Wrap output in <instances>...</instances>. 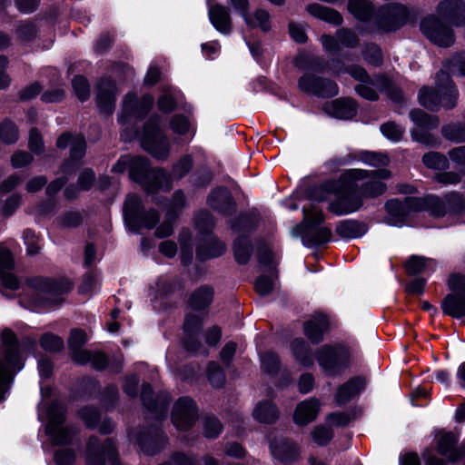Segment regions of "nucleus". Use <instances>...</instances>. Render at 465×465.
Returning a JSON list of instances; mask_svg holds the SVG:
<instances>
[{"label": "nucleus", "instance_id": "1", "mask_svg": "<svg viewBox=\"0 0 465 465\" xmlns=\"http://www.w3.org/2000/svg\"><path fill=\"white\" fill-rule=\"evenodd\" d=\"M387 169L368 171L346 170L338 180L328 181L317 187L313 197L318 202L331 200L329 210L338 215L353 213L362 205V196L374 198L386 191L382 182L391 178Z\"/></svg>", "mask_w": 465, "mask_h": 465}, {"label": "nucleus", "instance_id": "2", "mask_svg": "<svg viewBox=\"0 0 465 465\" xmlns=\"http://www.w3.org/2000/svg\"><path fill=\"white\" fill-rule=\"evenodd\" d=\"M435 84V89L424 86L420 90L419 103L430 111H438L440 106L452 109L457 104L458 91L449 73L440 70L436 75Z\"/></svg>", "mask_w": 465, "mask_h": 465}, {"label": "nucleus", "instance_id": "3", "mask_svg": "<svg viewBox=\"0 0 465 465\" xmlns=\"http://www.w3.org/2000/svg\"><path fill=\"white\" fill-rule=\"evenodd\" d=\"M4 360H0V401L13 381L15 374L23 368L21 345L11 330H5L1 335Z\"/></svg>", "mask_w": 465, "mask_h": 465}, {"label": "nucleus", "instance_id": "4", "mask_svg": "<svg viewBox=\"0 0 465 465\" xmlns=\"http://www.w3.org/2000/svg\"><path fill=\"white\" fill-rule=\"evenodd\" d=\"M315 357L325 375L337 376L350 365L351 351L343 344H326L317 350Z\"/></svg>", "mask_w": 465, "mask_h": 465}, {"label": "nucleus", "instance_id": "5", "mask_svg": "<svg viewBox=\"0 0 465 465\" xmlns=\"http://www.w3.org/2000/svg\"><path fill=\"white\" fill-rule=\"evenodd\" d=\"M199 231L201 242L197 248V256L202 259L214 258L222 255L225 251V244L217 240L212 233L214 227V219L208 212H201L195 220Z\"/></svg>", "mask_w": 465, "mask_h": 465}, {"label": "nucleus", "instance_id": "6", "mask_svg": "<svg viewBox=\"0 0 465 465\" xmlns=\"http://www.w3.org/2000/svg\"><path fill=\"white\" fill-rule=\"evenodd\" d=\"M125 222L134 232L141 228L153 229L159 222L160 215L153 210L144 212L141 199L135 194L127 196L124 205Z\"/></svg>", "mask_w": 465, "mask_h": 465}, {"label": "nucleus", "instance_id": "7", "mask_svg": "<svg viewBox=\"0 0 465 465\" xmlns=\"http://www.w3.org/2000/svg\"><path fill=\"white\" fill-rule=\"evenodd\" d=\"M159 116H152L144 125L142 145L153 157L165 160L169 156L170 145L159 128Z\"/></svg>", "mask_w": 465, "mask_h": 465}, {"label": "nucleus", "instance_id": "8", "mask_svg": "<svg viewBox=\"0 0 465 465\" xmlns=\"http://www.w3.org/2000/svg\"><path fill=\"white\" fill-rule=\"evenodd\" d=\"M408 16L407 9L400 4H388L381 6L374 17L375 29L381 33H390L401 28Z\"/></svg>", "mask_w": 465, "mask_h": 465}, {"label": "nucleus", "instance_id": "9", "mask_svg": "<svg viewBox=\"0 0 465 465\" xmlns=\"http://www.w3.org/2000/svg\"><path fill=\"white\" fill-rule=\"evenodd\" d=\"M410 118L416 125L411 130L412 140L429 146L438 143V139L428 132L438 127L440 121L437 116L430 115L420 109H414L410 112Z\"/></svg>", "mask_w": 465, "mask_h": 465}, {"label": "nucleus", "instance_id": "10", "mask_svg": "<svg viewBox=\"0 0 465 465\" xmlns=\"http://www.w3.org/2000/svg\"><path fill=\"white\" fill-rule=\"evenodd\" d=\"M48 422L45 426V432L51 441L55 445H64L71 441L74 431L64 427V411L57 403L52 404L47 410Z\"/></svg>", "mask_w": 465, "mask_h": 465}, {"label": "nucleus", "instance_id": "11", "mask_svg": "<svg viewBox=\"0 0 465 465\" xmlns=\"http://www.w3.org/2000/svg\"><path fill=\"white\" fill-rule=\"evenodd\" d=\"M423 203L426 210L435 217H442L449 213H460L465 211V199L456 192L446 194L443 198L428 195L424 198Z\"/></svg>", "mask_w": 465, "mask_h": 465}, {"label": "nucleus", "instance_id": "12", "mask_svg": "<svg viewBox=\"0 0 465 465\" xmlns=\"http://www.w3.org/2000/svg\"><path fill=\"white\" fill-rule=\"evenodd\" d=\"M132 160L143 161V166L136 168V173L139 179H132L140 183L147 191H155L158 189L170 190V176L168 172L163 169L151 170L149 161L141 156H132Z\"/></svg>", "mask_w": 465, "mask_h": 465}, {"label": "nucleus", "instance_id": "13", "mask_svg": "<svg viewBox=\"0 0 465 465\" xmlns=\"http://www.w3.org/2000/svg\"><path fill=\"white\" fill-rule=\"evenodd\" d=\"M420 30L427 39L439 46L448 47L454 43L452 28L440 21L435 15L423 19L420 23Z\"/></svg>", "mask_w": 465, "mask_h": 465}, {"label": "nucleus", "instance_id": "14", "mask_svg": "<svg viewBox=\"0 0 465 465\" xmlns=\"http://www.w3.org/2000/svg\"><path fill=\"white\" fill-rule=\"evenodd\" d=\"M29 287L35 296L33 302L37 305L50 306L60 302L64 291L56 282L35 278L29 281Z\"/></svg>", "mask_w": 465, "mask_h": 465}, {"label": "nucleus", "instance_id": "15", "mask_svg": "<svg viewBox=\"0 0 465 465\" xmlns=\"http://www.w3.org/2000/svg\"><path fill=\"white\" fill-rule=\"evenodd\" d=\"M84 458L87 465H104L106 459L113 465H116L114 446L109 439L102 442L94 436L90 437L86 443Z\"/></svg>", "mask_w": 465, "mask_h": 465}, {"label": "nucleus", "instance_id": "16", "mask_svg": "<svg viewBox=\"0 0 465 465\" xmlns=\"http://www.w3.org/2000/svg\"><path fill=\"white\" fill-rule=\"evenodd\" d=\"M423 200L424 198L406 197L403 202L398 199L388 201L386 203V210L390 216L389 223L391 225L399 226L411 211L426 210Z\"/></svg>", "mask_w": 465, "mask_h": 465}, {"label": "nucleus", "instance_id": "17", "mask_svg": "<svg viewBox=\"0 0 465 465\" xmlns=\"http://www.w3.org/2000/svg\"><path fill=\"white\" fill-rule=\"evenodd\" d=\"M197 418L198 409L192 399L183 397L175 402L172 412V420L178 430H189Z\"/></svg>", "mask_w": 465, "mask_h": 465}, {"label": "nucleus", "instance_id": "18", "mask_svg": "<svg viewBox=\"0 0 465 465\" xmlns=\"http://www.w3.org/2000/svg\"><path fill=\"white\" fill-rule=\"evenodd\" d=\"M436 18L445 25L460 26L465 19V2L462 0H443L436 7Z\"/></svg>", "mask_w": 465, "mask_h": 465}, {"label": "nucleus", "instance_id": "19", "mask_svg": "<svg viewBox=\"0 0 465 465\" xmlns=\"http://www.w3.org/2000/svg\"><path fill=\"white\" fill-rule=\"evenodd\" d=\"M299 87L306 93H312L322 97H331L338 94L337 84L325 78L305 74L299 79Z\"/></svg>", "mask_w": 465, "mask_h": 465}, {"label": "nucleus", "instance_id": "20", "mask_svg": "<svg viewBox=\"0 0 465 465\" xmlns=\"http://www.w3.org/2000/svg\"><path fill=\"white\" fill-rule=\"evenodd\" d=\"M359 160L366 164L373 167H382L389 164V157L382 153H377L369 151H362L358 155L353 153H347L344 156L333 158L330 161V165L333 168L351 163L352 162Z\"/></svg>", "mask_w": 465, "mask_h": 465}, {"label": "nucleus", "instance_id": "21", "mask_svg": "<svg viewBox=\"0 0 465 465\" xmlns=\"http://www.w3.org/2000/svg\"><path fill=\"white\" fill-rule=\"evenodd\" d=\"M117 93L115 83L111 80L102 79L97 84L96 103L103 113L107 114L113 113Z\"/></svg>", "mask_w": 465, "mask_h": 465}, {"label": "nucleus", "instance_id": "22", "mask_svg": "<svg viewBox=\"0 0 465 465\" xmlns=\"http://www.w3.org/2000/svg\"><path fill=\"white\" fill-rule=\"evenodd\" d=\"M14 258L11 251L0 244V282L2 286L9 290H17L19 282L11 272L14 269Z\"/></svg>", "mask_w": 465, "mask_h": 465}, {"label": "nucleus", "instance_id": "23", "mask_svg": "<svg viewBox=\"0 0 465 465\" xmlns=\"http://www.w3.org/2000/svg\"><path fill=\"white\" fill-rule=\"evenodd\" d=\"M458 439L451 432H444L439 435L437 440V450L447 458L450 462L460 460L465 455V444L457 448Z\"/></svg>", "mask_w": 465, "mask_h": 465}, {"label": "nucleus", "instance_id": "24", "mask_svg": "<svg viewBox=\"0 0 465 465\" xmlns=\"http://www.w3.org/2000/svg\"><path fill=\"white\" fill-rule=\"evenodd\" d=\"M207 202L211 208L223 215H231L235 210V203L230 191L223 187L213 190Z\"/></svg>", "mask_w": 465, "mask_h": 465}, {"label": "nucleus", "instance_id": "25", "mask_svg": "<svg viewBox=\"0 0 465 465\" xmlns=\"http://www.w3.org/2000/svg\"><path fill=\"white\" fill-rule=\"evenodd\" d=\"M87 341L86 333L80 329L71 331L68 346L71 351L72 360L78 364H85L91 357V351L82 350V347Z\"/></svg>", "mask_w": 465, "mask_h": 465}, {"label": "nucleus", "instance_id": "26", "mask_svg": "<svg viewBox=\"0 0 465 465\" xmlns=\"http://www.w3.org/2000/svg\"><path fill=\"white\" fill-rule=\"evenodd\" d=\"M320 411V402L315 398H311L300 402L294 411L293 420L300 426L307 425L313 421Z\"/></svg>", "mask_w": 465, "mask_h": 465}, {"label": "nucleus", "instance_id": "27", "mask_svg": "<svg viewBox=\"0 0 465 465\" xmlns=\"http://www.w3.org/2000/svg\"><path fill=\"white\" fill-rule=\"evenodd\" d=\"M272 456L282 462H288L298 456V448L292 441L284 438H275L270 444Z\"/></svg>", "mask_w": 465, "mask_h": 465}, {"label": "nucleus", "instance_id": "28", "mask_svg": "<svg viewBox=\"0 0 465 465\" xmlns=\"http://www.w3.org/2000/svg\"><path fill=\"white\" fill-rule=\"evenodd\" d=\"M303 329L307 338L312 342L318 343L322 341L323 333L328 329V319L326 315L316 312L304 322Z\"/></svg>", "mask_w": 465, "mask_h": 465}, {"label": "nucleus", "instance_id": "29", "mask_svg": "<svg viewBox=\"0 0 465 465\" xmlns=\"http://www.w3.org/2000/svg\"><path fill=\"white\" fill-rule=\"evenodd\" d=\"M325 112L331 116L339 119H351L356 113V105L352 100L350 99H337L324 105Z\"/></svg>", "mask_w": 465, "mask_h": 465}, {"label": "nucleus", "instance_id": "30", "mask_svg": "<svg viewBox=\"0 0 465 465\" xmlns=\"http://www.w3.org/2000/svg\"><path fill=\"white\" fill-rule=\"evenodd\" d=\"M365 380L361 377H355L341 385L335 395L337 404L342 405L349 402L365 387Z\"/></svg>", "mask_w": 465, "mask_h": 465}, {"label": "nucleus", "instance_id": "31", "mask_svg": "<svg viewBox=\"0 0 465 465\" xmlns=\"http://www.w3.org/2000/svg\"><path fill=\"white\" fill-rule=\"evenodd\" d=\"M209 16L212 24L220 33L227 35L231 32V18L225 7L220 5L210 6Z\"/></svg>", "mask_w": 465, "mask_h": 465}, {"label": "nucleus", "instance_id": "32", "mask_svg": "<svg viewBox=\"0 0 465 465\" xmlns=\"http://www.w3.org/2000/svg\"><path fill=\"white\" fill-rule=\"evenodd\" d=\"M306 11L313 17L324 22L339 25L342 23V17L336 10L322 5L320 4H311L306 6Z\"/></svg>", "mask_w": 465, "mask_h": 465}, {"label": "nucleus", "instance_id": "33", "mask_svg": "<svg viewBox=\"0 0 465 465\" xmlns=\"http://www.w3.org/2000/svg\"><path fill=\"white\" fill-rule=\"evenodd\" d=\"M444 313L453 318L465 316V294H448L441 302Z\"/></svg>", "mask_w": 465, "mask_h": 465}, {"label": "nucleus", "instance_id": "34", "mask_svg": "<svg viewBox=\"0 0 465 465\" xmlns=\"http://www.w3.org/2000/svg\"><path fill=\"white\" fill-rule=\"evenodd\" d=\"M213 298V289L208 286H202L191 294L189 305L192 310L200 312L211 304Z\"/></svg>", "mask_w": 465, "mask_h": 465}, {"label": "nucleus", "instance_id": "35", "mask_svg": "<svg viewBox=\"0 0 465 465\" xmlns=\"http://www.w3.org/2000/svg\"><path fill=\"white\" fill-rule=\"evenodd\" d=\"M252 415L260 422L272 423L278 419L279 411L271 401H263L255 406Z\"/></svg>", "mask_w": 465, "mask_h": 465}, {"label": "nucleus", "instance_id": "36", "mask_svg": "<svg viewBox=\"0 0 465 465\" xmlns=\"http://www.w3.org/2000/svg\"><path fill=\"white\" fill-rule=\"evenodd\" d=\"M367 232L364 223L353 220L341 222L336 227V232L342 238L361 237Z\"/></svg>", "mask_w": 465, "mask_h": 465}, {"label": "nucleus", "instance_id": "37", "mask_svg": "<svg viewBox=\"0 0 465 465\" xmlns=\"http://www.w3.org/2000/svg\"><path fill=\"white\" fill-rule=\"evenodd\" d=\"M292 351L295 359L303 366H312L313 357L309 345L302 339H295L291 344Z\"/></svg>", "mask_w": 465, "mask_h": 465}, {"label": "nucleus", "instance_id": "38", "mask_svg": "<svg viewBox=\"0 0 465 465\" xmlns=\"http://www.w3.org/2000/svg\"><path fill=\"white\" fill-rule=\"evenodd\" d=\"M371 83L378 91L385 93L391 101L401 102L403 99L401 91L388 78L382 75H375V81Z\"/></svg>", "mask_w": 465, "mask_h": 465}, {"label": "nucleus", "instance_id": "39", "mask_svg": "<svg viewBox=\"0 0 465 465\" xmlns=\"http://www.w3.org/2000/svg\"><path fill=\"white\" fill-rule=\"evenodd\" d=\"M436 262L420 256H411L406 262V270L409 274L414 275L426 271H434Z\"/></svg>", "mask_w": 465, "mask_h": 465}, {"label": "nucleus", "instance_id": "40", "mask_svg": "<svg viewBox=\"0 0 465 465\" xmlns=\"http://www.w3.org/2000/svg\"><path fill=\"white\" fill-rule=\"evenodd\" d=\"M143 163L141 160H132L131 155L122 156L113 166L114 173H124L129 170V176L131 179H139L136 173V168L143 166Z\"/></svg>", "mask_w": 465, "mask_h": 465}, {"label": "nucleus", "instance_id": "41", "mask_svg": "<svg viewBox=\"0 0 465 465\" xmlns=\"http://www.w3.org/2000/svg\"><path fill=\"white\" fill-rule=\"evenodd\" d=\"M85 150L86 143L84 138L82 135H74V143L70 148V160L68 163L64 164L63 172H66L71 164H73V167L74 168L75 165L74 163L79 161L84 156Z\"/></svg>", "mask_w": 465, "mask_h": 465}, {"label": "nucleus", "instance_id": "42", "mask_svg": "<svg viewBox=\"0 0 465 465\" xmlns=\"http://www.w3.org/2000/svg\"><path fill=\"white\" fill-rule=\"evenodd\" d=\"M350 12L359 20H369L371 17L372 6L367 0H349Z\"/></svg>", "mask_w": 465, "mask_h": 465}, {"label": "nucleus", "instance_id": "43", "mask_svg": "<svg viewBox=\"0 0 465 465\" xmlns=\"http://www.w3.org/2000/svg\"><path fill=\"white\" fill-rule=\"evenodd\" d=\"M444 138L454 143L465 142V125L460 123L446 124L441 129Z\"/></svg>", "mask_w": 465, "mask_h": 465}, {"label": "nucleus", "instance_id": "44", "mask_svg": "<svg viewBox=\"0 0 465 465\" xmlns=\"http://www.w3.org/2000/svg\"><path fill=\"white\" fill-rule=\"evenodd\" d=\"M192 167L193 159L189 155H185L176 162L173 166L172 173H168L170 176V188L172 187L173 180L182 179L191 171Z\"/></svg>", "mask_w": 465, "mask_h": 465}, {"label": "nucleus", "instance_id": "45", "mask_svg": "<svg viewBox=\"0 0 465 465\" xmlns=\"http://www.w3.org/2000/svg\"><path fill=\"white\" fill-rule=\"evenodd\" d=\"M38 33L36 25L29 20L21 21L17 24L15 34L22 42H30L34 40Z\"/></svg>", "mask_w": 465, "mask_h": 465}, {"label": "nucleus", "instance_id": "46", "mask_svg": "<svg viewBox=\"0 0 465 465\" xmlns=\"http://www.w3.org/2000/svg\"><path fill=\"white\" fill-rule=\"evenodd\" d=\"M19 131L10 120H5L0 124V139L3 143L9 144L18 140Z\"/></svg>", "mask_w": 465, "mask_h": 465}, {"label": "nucleus", "instance_id": "47", "mask_svg": "<svg viewBox=\"0 0 465 465\" xmlns=\"http://www.w3.org/2000/svg\"><path fill=\"white\" fill-rule=\"evenodd\" d=\"M270 16L267 11L259 9L255 11L253 15L248 16L244 15V20L246 23L253 27H260L263 31H269L271 28L270 25Z\"/></svg>", "mask_w": 465, "mask_h": 465}, {"label": "nucleus", "instance_id": "48", "mask_svg": "<svg viewBox=\"0 0 465 465\" xmlns=\"http://www.w3.org/2000/svg\"><path fill=\"white\" fill-rule=\"evenodd\" d=\"M252 245L247 239H238L234 243V255L239 263H246L252 253Z\"/></svg>", "mask_w": 465, "mask_h": 465}, {"label": "nucleus", "instance_id": "49", "mask_svg": "<svg viewBox=\"0 0 465 465\" xmlns=\"http://www.w3.org/2000/svg\"><path fill=\"white\" fill-rule=\"evenodd\" d=\"M382 134L392 142H399L402 139L405 128L394 122H387L381 126Z\"/></svg>", "mask_w": 465, "mask_h": 465}, {"label": "nucleus", "instance_id": "50", "mask_svg": "<svg viewBox=\"0 0 465 465\" xmlns=\"http://www.w3.org/2000/svg\"><path fill=\"white\" fill-rule=\"evenodd\" d=\"M203 322V313H188L185 316L184 321V331L188 336H192L196 333Z\"/></svg>", "mask_w": 465, "mask_h": 465}, {"label": "nucleus", "instance_id": "51", "mask_svg": "<svg viewBox=\"0 0 465 465\" xmlns=\"http://www.w3.org/2000/svg\"><path fill=\"white\" fill-rule=\"evenodd\" d=\"M423 163L431 169H444L448 165L447 158L436 152L426 153L422 157Z\"/></svg>", "mask_w": 465, "mask_h": 465}, {"label": "nucleus", "instance_id": "52", "mask_svg": "<svg viewBox=\"0 0 465 465\" xmlns=\"http://www.w3.org/2000/svg\"><path fill=\"white\" fill-rule=\"evenodd\" d=\"M41 346L44 350L56 352L64 348V341L53 333H45L41 338Z\"/></svg>", "mask_w": 465, "mask_h": 465}, {"label": "nucleus", "instance_id": "53", "mask_svg": "<svg viewBox=\"0 0 465 465\" xmlns=\"http://www.w3.org/2000/svg\"><path fill=\"white\" fill-rule=\"evenodd\" d=\"M175 218L176 215L172 213V212H166L164 220L156 228L154 235L157 238H165L172 235L173 232V221Z\"/></svg>", "mask_w": 465, "mask_h": 465}, {"label": "nucleus", "instance_id": "54", "mask_svg": "<svg viewBox=\"0 0 465 465\" xmlns=\"http://www.w3.org/2000/svg\"><path fill=\"white\" fill-rule=\"evenodd\" d=\"M74 91L82 102L86 101L90 96V87L87 80L81 76H75L72 81Z\"/></svg>", "mask_w": 465, "mask_h": 465}, {"label": "nucleus", "instance_id": "55", "mask_svg": "<svg viewBox=\"0 0 465 465\" xmlns=\"http://www.w3.org/2000/svg\"><path fill=\"white\" fill-rule=\"evenodd\" d=\"M208 378L213 387L220 388L224 384L225 375L216 362H210L207 368Z\"/></svg>", "mask_w": 465, "mask_h": 465}, {"label": "nucleus", "instance_id": "56", "mask_svg": "<svg viewBox=\"0 0 465 465\" xmlns=\"http://www.w3.org/2000/svg\"><path fill=\"white\" fill-rule=\"evenodd\" d=\"M311 434L313 441L320 446L328 444L333 437L331 429L324 425L315 427Z\"/></svg>", "mask_w": 465, "mask_h": 465}, {"label": "nucleus", "instance_id": "57", "mask_svg": "<svg viewBox=\"0 0 465 465\" xmlns=\"http://www.w3.org/2000/svg\"><path fill=\"white\" fill-rule=\"evenodd\" d=\"M276 276L262 275L255 282L256 292L262 296L270 294L275 288Z\"/></svg>", "mask_w": 465, "mask_h": 465}, {"label": "nucleus", "instance_id": "58", "mask_svg": "<svg viewBox=\"0 0 465 465\" xmlns=\"http://www.w3.org/2000/svg\"><path fill=\"white\" fill-rule=\"evenodd\" d=\"M336 36L339 39L340 46L354 48L359 45V38L351 30L341 28L337 31Z\"/></svg>", "mask_w": 465, "mask_h": 465}, {"label": "nucleus", "instance_id": "59", "mask_svg": "<svg viewBox=\"0 0 465 465\" xmlns=\"http://www.w3.org/2000/svg\"><path fill=\"white\" fill-rule=\"evenodd\" d=\"M137 103L136 96L134 94H127L123 101V112L124 114L119 118V121L123 124L126 122V117L128 115H140V114L136 113Z\"/></svg>", "mask_w": 465, "mask_h": 465}, {"label": "nucleus", "instance_id": "60", "mask_svg": "<svg viewBox=\"0 0 465 465\" xmlns=\"http://www.w3.org/2000/svg\"><path fill=\"white\" fill-rule=\"evenodd\" d=\"M362 55L371 64L378 66L382 63L381 50L374 44L367 45L362 52Z\"/></svg>", "mask_w": 465, "mask_h": 465}, {"label": "nucleus", "instance_id": "61", "mask_svg": "<svg viewBox=\"0 0 465 465\" xmlns=\"http://www.w3.org/2000/svg\"><path fill=\"white\" fill-rule=\"evenodd\" d=\"M131 440H135V442L141 447L142 450L149 455L155 454L160 447L154 446V439L151 436L139 435L135 437L133 434H130Z\"/></svg>", "mask_w": 465, "mask_h": 465}, {"label": "nucleus", "instance_id": "62", "mask_svg": "<svg viewBox=\"0 0 465 465\" xmlns=\"http://www.w3.org/2000/svg\"><path fill=\"white\" fill-rule=\"evenodd\" d=\"M302 213V222L308 227L322 223L324 220L322 211L316 209L315 207H312L310 209L303 207Z\"/></svg>", "mask_w": 465, "mask_h": 465}, {"label": "nucleus", "instance_id": "63", "mask_svg": "<svg viewBox=\"0 0 465 465\" xmlns=\"http://www.w3.org/2000/svg\"><path fill=\"white\" fill-rule=\"evenodd\" d=\"M170 127L177 134H185L191 131L189 120L182 114H176L171 119Z\"/></svg>", "mask_w": 465, "mask_h": 465}, {"label": "nucleus", "instance_id": "64", "mask_svg": "<svg viewBox=\"0 0 465 465\" xmlns=\"http://www.w3.org/2000/svg\"><path fill=\"white\" fill-rule=\"evenodd\" d=\"M223 426L215 417H206L203 425V433L206 438H216L222 431Z\"/></svg>", "mask_w": 465, "mask_h": 465}]
</instances>
